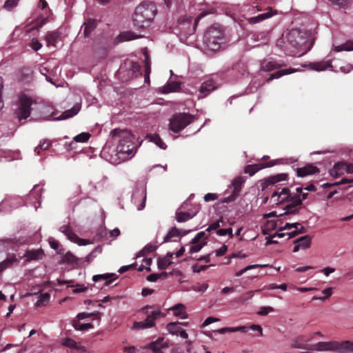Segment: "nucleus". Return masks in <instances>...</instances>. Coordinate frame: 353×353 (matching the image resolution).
Returning a JSON list of instances; mask_svg holds the SVG:
<instances>
[{
    "instance_id": "obj_27",
    "label": "nucleus",
    "mask_w": 353,
    "mask_h": 353,
    "mask_svg": "<svg viewBox=\"0 0 353 353\" xmlns=\"http://www.w3.org/2000/svg\"><path fill=\"white\" fill-rule=\"evenodd\" d=\"M294 243H298L301 249H307L311 245V237L305 235L295 240Z\"/></svg>"
},
{
    "instance_id": "obj_63",
    "label": "nucleus",
    "mask_w": 353,
    "mask_h": 353,
    "mask_svg": "<svg viewBox=\"0 0 353 353\" xmlns=\"http://www.w3.org/2000/svg\"><path fill=\"white\" fill-rule=\"evenodd\" d=\"M330 1L336 5H339L341 7H345L352 0H330Z\"/></svg>"
},
{
    "instance_id": "obj_56",
    "label": "nucleus",
    "mask_w": 353,
    "mask_h": 353,
    "mask_svg": "<svg viewBox=\"0 0 353 353\" xmlns=\"http://www.w3.org/2000/svg\"><path fill=\"white\" fill-rule=\"evenodd\" d=\"M31 48L34 50L37 51L42 47V44L36 39H33L30 43Z\"/></svg>"
},
{
    "instance_id": "obj_37",
    "label": "nucleus",
    "mask_w": 353,
    "mask_h": 353,
    "mask_svg": "<svg viewBox=\"0 0 353 353\" xmlns=\"http://www.w3.org/2000/svg\"><path fill=\"white\" fill-rule=\"evenodd\" d=\"M50 300V294L48 293H44L41 294L38 301L36 302L35 305L36 307H40L42 305H44L45 303H48Z\"/></svg>"
},
{
    "instance_id": "obj_55",
    "label": "nucleus",
    "mask_w": 353,
    "mask_h": 353,
    "mask_svg": "<svg viewBox=\"0 0 353 353\" xmlns=\"http://www.w3.org/2000/svg\"><path fill=\"white\" fill-rule=\"evenodd\" d=\"M19 0H7L4 3V8L7 10H11L17 6Z\"/></svg>"
},
{
    "instance_id": "obj_57",
    "label": "nucleus",
    "mask_w": 353,
    "mask_h": 353,
    "mask_svg": "<svg viewBox=\"0 0 353 353\" xmlns=\"http://www.w3.org/2000/svg\"><path fill=\"white\" fill-rule=\"evenodd\" d=\"M332 288H327L326 289H325L323 291V293L325 294V296L324 297H321V298H318L316 296H314L313 297V299H321V300H324L328 297H330L332 294Z\"/></svg>"
},
{
    "instance_id": "obj_43",
    "label": "nucleus",
    "mask_w": 353,
    "mask_h": 353,
    "mask_svg": "<svg viewBox=\"0 0 353 353\" xmlns=\"http://www.w3.org/2000/svg\"><path fill=\"white\" fill-rule=\"evenodd\" d=\"M134 330H144L148 328H151L150 326L148 325V323L145 321L134 322L132 327Z\"/></svg>"
},
{
    "instance_id": "obj_13",
    "label": "nucleus",
    "mask_w": 353,
    "mask_h": 353,
    "mask_svg": "<svg viewBox=\"0 0 353 353\" xmlns=\"http://www.w3.org/2000/svg\"><path fill=\"white\" fill-rule=\"evenodd\" d=\"M60 232L63 233L68 239L79 245H85V240L79 238L70 229L69 225H63L59 229Z\"/></svg>"
},
{
    "instance_id": "obj_15",
    "label": "nucleus",
    "mask_w": 353,
    "mask_h": 353,
    "mask_svg": "<svg viewBox=\"0 0 353 353\" xmlns=\"http://www.w3.org/2000/svg\"><path fill=\"white\" fill-rule=\"evenodd\" d=\"M81 110V105L79 103H75L73 107L68 110L63 112L60 116L55 117L53 120L55 121H61L67 119L72 117L73 116L78 114L79 110Z\"/></svg>"
},
{
    "instance_id": "obj_61",
    "label": "nucleus",
    "mask_w": 353,
    "mask_h": 353,
    "mask_svg": "<svg viewBox=\"0 0 353 353\" xmlns=\"http://www.w3.org/2000/svg\"><path fill=\"white\" fill-rule=\"evenodd\" d=\"M219 319H217V318H214V317H208L205 321L204 322L202 323L201 325V327H205L208 325H210V323H214V322H217L219 321Z\"/></svg>"
},
{
    "instance_id": "obj_60",
    "label": "nucleus",
    "mask_w": 353,
    "mask_h": 353,
    "mask_svg": "<svg viewBox=\"0 0 353 353\" xmlns=\"http://www.w3.org/2000/svg\"><path fill=\"white\" fill-rule=\"evenodd\" d=\"M39 7L45 11L46 15L50 13V10L48 8V3L45 0H40Z\"/></svg>"
},
{
    "instance_id": "obj_17",
    "label": "nucleus",
    "mask_w": 353,
    "mask_h": 353,
    "mask_svg": "<svg viewBox=\"0 0 353 353\" xmlns=\"http://www.w3.org/2000/svg\"><path fill=\"white\" fill-rule=\"evenodd\" d=\"M268 9L269 10V12L259 14L256 17H253L249 18L248 19V23L250 24H254L256 23H259L265 19L270 18L274 14H276V11L272 12V8L268 7Z\"/></svg>"
},
{
    "instance_id": "obj_12",
    "label": "nucleus",
    "mask_w": 353,
    "mask_h": 353,
    "mask_svg": "<svg viewBox=\"0 0 353 353\" xmlns=\"http://www.w3.org/2000/svg\"><path fill=\"white\" fill-rule=\"evenodd\" d=\"M216 83L212 79L204 81L199 88V98H204L216 88Z\"/></svg>"
},
{
    "instance_id": "obj_41",
    "label": "nucleus",
    "mask_w": 353,
    "mask_h": 353,
    "mask_svg": "<svg viewBox=\"0 0 353 353\" xmlns=\"http://www.w3.org/2000/svg\"><path fill=\"white\" fill-rule=\"evenodd\" d=\"M72 325L76 330H80V331L89 330V329H91L93 327V325L91 323L78 324L75 321L73 322Z\"/></svg>"
},
{
    "instance_id": "obj_9",
    "label": "nucleus",
    "mask_w": 353,
    "mask_h": 353,
    "mask_svg": "<svg viewBox=\"0 0 353 353\" xmlns=\"http://www.w3.org/2000/svg\"><path fill=\"white\" fill-rule=\"evenodd\" d=\"M243 182L244 180L241 176H238L233 180L232 183V187L233 188L232 193L228 197L225 198L224 202H230L235 200L239 194Z\"/></svg>"
},
{
    "instance_id": "obj_16",
    "label": "nucleus",
    "mask_w": 353,
    "mask_h": 353,
    "mask_svg": "<svg viewBox=\"0 0 353 353\" xmlns=\"http://www.w3.org/2000/svg\"><path fill=\"white\" fill-rule=\"evenodd\" d=\"M97 21L93 19H88L83 23L84 28L83 37H89L91 33L96 29L97 26Z\"/></svg>"
},
{
    "instance_id": "obj_25",
    "label": "nucleus",
    "mask_w": 353,
    "mask_h": 353,
    "mask_svg": "<svg viewBox=\"0 0 353 353\" xmlns=\"http://www.w3.org/2000/svg\"><path fill=\"white\" fill-rule=\"evenodd\" d=\"M308 66L312 70H316V71H322L328 68H331L332 65H331V63H327V62L320 61V62H316V63H310L308 65Z\"/></svg>"
},
{
    "instance_id": "obj_10",
    "label": "nucleus",
    "mask_w": 353,
    "mask_h": 353,
    "mask_svg": "<svg viewBox=\"0 0 353 353\" xmlns=\"http://www.w3.org/2000/svg\"><path fill=\"white\" fill-rule=\"evenodd\" d=\"M288 175L287 174L281 173L265 178L261 183L262 189L264 190L269 185L276 184L283 181H286L288 179Z\"/></svg>"
},
{
    "instance_id": "obj_47",
    "label": "nucleus",
    "mask_w": 353,
    "mask_h": 353,
    "mask_svg": "<svg viewBox=\"0 0 353 353\" xmlns=\"http://www.w3.org/2000/svg\"><path fill=\"white\" fill-rule=\"evenodd\" d=\"M167 276V273L166 272H162V273H161L159 274H151L149 276H148L147 280L148 281H150V282H154V281H157V279L159 278H160L161 276Z\"/></svg>"
},
{
    "instance_id": "obj_4",
    "label": "nucleus",
    "mask_w": 353,
    "mask_h": 353,
    "mask_svg": "<svg viewBox=\"0 0 353 353\" xmlns=\"http://www.w3.org/2000/svg\"><path fill=\"white\" fill-rule=\"evenodd\" d=\"M204 41L209 50H218L221 47V44L223 42L221 30L215 27L210 28L205 34Z\"/></svg>"
},
{
    "instance_id": "obj_49",
    "label": "nucleus",
    "mask_w": 353,
    "mask_h": 353,
    "mask_svg": "<svg viewBox=\"0 0 353 353\" xmlns=\"http://www.w3.org/2000/svg\"><path fill=\"white\" fill-rule=\"evenodd\" d=\"M216 234L219 236L230 235V236H232V228L227 229H219L216 231Z\"/></svg>"
},
{
    "instance_id": "obj_7",
    "label": "nucleus",
    "mask_w": 353,
    "mask_h": 353,
    "mask_svg": "<svg viewBox=\"0 0 353 353\" xmlns=\"http://www.w3.org/2000/svg\"><path fill=\"white\" fill-rule=\"evenodd\" d=\"M141 311L147 315L145 321L150 327H153L155 325V321L157 319L164 316L160 309H153L150 305L143 307Z\"/></svg>"
},
{
    "instance_id": "obj_39",
    "label": "nucleus",
    "mask_w": 353,
    "mask_h": 353,
    "mask_svg": "<svg viewBox=\"0 0 353 353\" xmlns=\"http://www.w3.org/2000/svg\"><path fill=\"white\" fill-rule=\"evenodd\" d=\"M262 168L263 167H259V165H248L245 168L244 172L245 173H248L250 175L252 176Z\"/></svg>"
},
{
    "instance_id": "obj_18",
    "label": "nucleus",
    "mask_w": 353,
    "mask_h": 353,
    "mask_svg": "<svg viewBox=\"0 0 353 353\" xmlns=\"http://www.w3.org/2000/svg\"><path fill=\"white\" fill-rule=\"evenodd\" d=\"M341 170H345V171L350 174L353 173V164H347L343 163H337L334 166L333 169L332 170L331 174L333 176L339 175L341 174V173H339V171Z\"/></svg>"
},
{
    "instance_id": "obj_3",
    "label": "nucleus",
    "mask_w": 353,
    "mask_h": 353,
    "mask_svg": "<svg viewBox=\"0 0 353 353\" xmlns=\"http://www.w3.org/2000/svg\"><path fill=\"white\" fill-rule=\"evenodd\" d=\"M310 350L334 351L339 353H353V341H343L319 342L310 345Z\"/></svg>"
},
{
    "instance_id": "obj_24",
    "label": "nucleus",
    "mask_w": 353,
    "mask_h": 353,
    "mask_svg": "<svg viewBox=\"0 0 353 353\" xmlns=\"http://www.w3.org/2000/svg\"><path fill=\"white\" fill-rule=\"evenodd\" d=\"M171 310L173 311L174 315H175L176 316H179L183 319L187 318L185 306L183 304H176L174 307H172Z\"/></svg>"
},
{
    "instance_id": "obj_14",
    "label": "nucleus",
    "mask_w": 353,
    "mask_h": 353,
    "mask_svg": "<svg viewBox=\"0 0 353 353\" xmlns=\"http://www.w3.org/2000/svg\"><path fill=\"white\" fill-rule=\"evenodd\" d=\"M290 202V203L285 207V212L283 214H297L299 209L298 207L301 205V199H300V195L299 196H294L292 200Z\"/></svg>"
},
{
    "instance_id": "obj_2",
    "label": "nucleus",
    "mask_w": 353,
    "mask_h": 353,
    "mask_svg": "<svg viewBox=\"0 0 353 353\" xmlns=\"http://www.w3.org/2000/svg\"><path fill=\"white\" fill-rule=\"evenodd\" d=\"M155 6L150 2H143L135 9L133 22L139 28L148 27L157 14Z\"/></svg>"
},
{
    "instance_id": "obj_32",
    "label": "nucleus",
    "mask_w": 353,
    "mask_h": 353,
    "mask_svg": "<svg viewBox=\"0 0 353 353\" xmlns=\"http://www.w3.org/2000/svg\"><path fill=\"white\" fill-rule=\"evenodd\" d=\"M352 50H353V40L347 41L345 43L334 47L335 52Z\"/></svg>"
},
{
    "instance_id": "obj_11",
    "label": "nucleus",
    "mask_w": 353,
    "mask_h": 353,
    "mask_svg": "<svg viewBox=\"0 0 353 353\" xmlns=\"http://www.w3.org/2000/svg\"><path fill=\"white\" fill-rule=\"evenodd\" d=\"M168 347V342L163 337H159L157 340L150 343L145 347V349H150L156 353H163L162 350Z\"/></svg>"
},
{
    "instance_id": "obj_5",
    "label": "nucleus",
    "mask_w": 353,
    "mask_h": 353,
    "mask_svg": "<svg viewBox=\"0 0 353 353\" xmlns=\"http://www.w3.org/2000/svg\"><path fill=\"white\" fill-rule=\"evenodd\" d=\"M39 106L30 97L22 95L19 99V108L16 110L15 114L19 120L26 119L30 116L31 111L38 109Z\"/></svg>"
},
{
    "instance_id": "obj_59",
    "label": "nucleus",
    "mask_w": 353,
    "mask_h": 353,
    "mask_svg": "<svg viewBox=\"0 0 353 353\" xmlns=\"http://www.w3.org/2000/svg\"><path fill=\"white\" fill-rule=\"evenodd\" d=\"M96 252H101V249L99 248H95L86 257H85V261L90 262L91 260H92L94 257H96Z\"/></svg>"
},
{
    "instance_id": "obj_31",
    "label": "nucleus",
    "mask_w": 353,
    "mask_h": 353,
    "mask_svg": "<svg viewBox=\"0 0 353 353\" xmlns=\"http://www.w3.org/2000/svg\"><path fill=\"white\" fill-rule=\"evenodd\" d=\"M141 70V65L137 62L130 61L129 66V73L131 77H135L139 75Z\"/></svg>"
},
{
    "instance_id": "obj_29",
    "label": "nucleus",
    "mask_w": 353,
    "mask_h": 353,
    "mask_svg": "<svg viewBox=\"0 0 353 353\" xmlns=\"http://www.w3.org/2000/svg\"><path fill=\"white\" fill-rule=\"evenodd\" d=\"M148 139L155 143L157 145H158L161 149H165L167 148L166 144L162 141V139L160 138L159 134H149L147 136Z\"/></svg>"
},
{
    "instance_id": "obj_42",
    "label": "nucleus",
    "mask_w": 353,
    "mask_h": 353,
    "mask_svg": "<svg viewBox=\"0 0 353 353\" xmlns=\"http://www.w3.org/2000/svg\"><path fill=\"white\" fill-rule=\"evenodd\" d=\"M90 137V134L88 132H82L74 137V140L76 142H86Z\"/></svg>"
},
{
    "instance_id": "obj_21",
    "label": "nucleus",
    "mask_w": 353,
    "mask_h": 353,
    "mask_svg": "<svg viewBox=\"0 0 353 353\" xmlns=\"http://www.w3.org/2000/svg\"><path fill=\"white\" fill-rule=\"evenodd\" d=\"M61 36V32L58 30L51 31L47 32L45 39L47 42V46H55L59 38Z\"/></svg>"
},
{
    "instance_id": "obj_52",
    "label": "nucleus",
    "mask_w": 353,
    "mask_h": 353,
    "mask_svg": "<svg viewBox=\"0 0 353 353\" xmlns=\"http://www.w3.org/2000/svg\"><path fill=\"white\" fill-rule=\"evenodd\" d=\"M157 249V246L148 244L145 245L143 249L139 252L141 256H143L145 253H150L154 251Z\"/></svg>"
},
{
    "instance_id": "obj_44",
    "label": "nucleus",
    "mask_w": 353,
    "mask_h": 353,
    "mask_svg": "<svg viewBox=\"0 0 353 353\" xmlns=\"http://www.w3.org/2000/svg\"><path fill=\"white\" fill-rule=\"evenodd\" d=\"M62 345L63 346H66V347H70V348H73V349H77L78 348V345H77V343L76 341H74V340L71 339H65L63 343H62Z\"/></svg>"
},
{
    "instance_id": "obj_23",
    "label": "nucleus",
    "mask_w": 353,
    "mask_h": 353,
    "mask_svg": "<svg viewBox=\"0 0 353 353\" xmlns=\"http://www.w3.org/2000/svg\"><path fill=\"white\" fill-rule=\"evenodd\" d=\"M179 90H180V84L178 82L170 81V82H168V83L162 88V92L170 93L172 92H176Z\"/></svg>"
},
{
    "instance_id": "obj_50",
    "label": "nucleus",
    "mask_w": 353,
    "mask_h": 353,
    "mask_svg": "<svg viewBox=\"0 0 353 353\" xmlns=\"http://www.w3.org/2000/svg\"><path fill=\"white\" fill-rule=\"evenodd\" d=\"M50 141L46 140L43 143H41L39 146L35 148L34 152H37V154H39V148L46 150L50 148Z\"/></svg>"
},
{
    "instance_id": "obj_20",
    "label": "nucleus",
    "mask_w": 353,
    "mask_h": 353,
    "mask_svg": "<svg viewBox=\"0 0 353 353\" xmlns=\"http://www.w3.org/2000/svg\"><path fill=\"white\" fill-rule=\"evenodd\" d=\"M319 172V169L312 165H309L303 168L296 169V174L298 176L304 177L307 175L313 174Z\"/></svg>"
},
{
    "instance_id": "obj_48",
    "label": "nucleus",
    "mask_w": 353,
    "mask_h": 353,
    "mask_svg": "<svg viewBox=\"0 0 353 353\" xmlns=\"http://www.w3.org/2000/svg\"><path fill=\"white\" fill-rule=\"evenodd\" d=\"M281 65L276 64L274 62H268L265 65H263V68L265 70L270 71L276 68H280Z\"/></svg>"
},
{
    "instance_id": "obj_58",
    "label": "nucleus",
    "mask_w": 353,
    "mask_h": 353,
    "mask_svg": "<svg viewBox=\"0 0 353 353\" xmlns=\"http://www.w3.org/2000/svg\"><path fill=\"white\" fill-rule=\"evenodd\" d=\"M205 202L212 201L218 199V196L214 193H208L204 196Z\"/></svg>"
},
{
    "instance_id": "obj_6",
    "label": "nucleus",
    "mask_w": 353,
    "mask_h": 353,
    "mask_svg": "<svg viewBox=\"0 0 353 353\" xmlns=\"http://www.w3.org/2000/svg\"><path fill=\"white\" fill-rule=\"evenodd\" d=\"M194 119V116L188 113L174 114L170 119V129L173 132L178 133L190 124Z\"/></svg>"
},
{
    "instance_id": "obj_40",
    "label": "nucleus",
    "mask_w": 353,
    "mask_h": 353,
    "mask_svg": "<svg viewBox=\"0 0 353 353\" xmlns=\"http://www.w3.org/2000/svg\"><path fill=\"white\" fill-rule=\"evenodd\" d=\"M207 243L205 240H203L202 241H199L198 243L195 244H192L190 249V253H194L197 252L201 250V249Z\"/></svg>"
},
{
    "instance_id": "obj_30",
    "label": "nucleus",
    "mask_w": 353,
    "mask_h": 353,
    "mask_svg": "<svg viewBox=\"0 0 353 353\" xmlns=\"http://www.w3.org/2000/svg\"><path fill=\"white\" fill-rule=\"evenodd\" d=\"M296 71V70H294V69H284L282 70L277 71V72H276L273 74H271L270 75L269 78L268 79V81H270L274 79L280 78L281 77H282L283 75L292 74Z\"/></svg>"
},
{
    "instance_id": "obj_51",
    "label": "nucleus",
    "mask_w": 353,
    "mask_h": 353,
    "mask_svg": "<svg viewBox=\"0 0 353 353\" xmlns=\"http://www.w3.org/2000/svg\"><path fill=\"white\" fill-rule=\"evenodd\" d=\"M273 311H274V308L272 307L264 306V307H261L260 308V310L258 312V314L264 316V315H267L269 312H271Z\"/></svg>"
},
{
    "instance_id": "obj_36",
    "label": "nucleus",
    "mask_w": 353,
    "mask_h": 353,
    "mask_svg": "<svg viewBox=\"0 0 353 353\" xmlns=\"http://www.w3.org/2000/svg\"><path fill=\"white\" fill-rule=\"evenodd\" d=\"M225 226V223L222 218H220L219 220L211 223L209 227L206 229V231L209 232L211 230H214L218 229L220 227Z\"/></svg>"
},
{
    "instance_id": "obj_38",
    "label": "nucleus",
    "mask_w": 353,
    "mask_h": 353,
    "mask_svg": "<svg viewBox=\"0 0 353 353\" xmlns=\"http://www.w3.org/2000/svg\"><path fill=\"white\" fill-rule=\"evenodd\" d=\"M267 266H268V265H248L245 268H244L243 269H242L240 271L237 272L235 274V276L239 277V276H241L243 274H244L245 272H246L249 270H252V269L256 268H263V267H267Z\"/></svg>"
},
{
    "instance_id": "obj_19",
    "label": "nucleus",
    "mask_w": 353,
    "mask_h": 353,
    "mask_svg": "<svg viewBox=\"0 0 353 353\" xmlns=\"http://www.w3.org/2000/svg\"><path fill=\"white\" fill-rule=\"evenodd\" d=\"M44 253L41 249H38L35 250H28L24 254V256L26 258V261L28 262L31 261H38L42 259L43 257Z\"/></svg>"
},
{
    "instance_id": "obj_8",
    "label": "nucleus",
    "mask_w": 353,
    "mask_h": 353,
    "mask_svg": "<svg viewBox=\"0 0 353 353\" xmlns=\"http://www.w3.org/2000/svg\"><path fill=\"white\" fill-rule=\"evenodd\" d=\"M299 196L297 194H292L289 188H284L280 192L274 191L272 194L271 199H273L274 202L278 204L279 203L290 202L294 196Z\"/></svg>"
},
{
    "instance_id": "obj_53",
    "label": "nucleus",
    "mask_w": 353,
    "mask_h": 353,
    "mask_svg": "<svg viewBox=\"0 0 353 353\" xmlns=\"http://www.w3.org/2000/svg\"><path fill=\"white\" fill-rule=\"evenodd\" d=\"M99 312H93V313L81 312V313H79L77 314V319L79 321H80V320H83L84 319L88 318L90 316H94V315H99Z\"/></svg>"
},
{
    "instance_id": "obj_34",
    "label": "nucleus",
    "mask_w": 353,
    "mask_h": 353,
    "mask_svg": "<svg viewBox=\"0 0 353 353\" xmlns=\"http://www.w3.org/2000/svg\"><path fill=\"white\" fill-rule=\"evenodd\" d=\"M250 329L254 330H258L260 332V334L262 335V328L260 325H252L250 327L246 326H239L234 327V332H247Z\"/></svg>"
},
{
    "instance_id": "obj_54",
    "label": "nucleus",
    "mask_w": 353,
    "mask_h": 353,
    "mask_svg": "<svg viewBox=\"0 0 353 353\" xmlns=\"http://www.w3.org/2000/svg\"><path fill=\"white\" fill-rule=\"evenodd\" d=\"M205 232H199L196 235V236L194 239H192L191 243L192 244H195V243H198L199 241H203L204 239H202L205 237Z\"/></svg>"
},
{
    "instance_id": "obj_33",
    "label": "nucleus",
    "mask_w": 353,
    "mask_h": 353,
    "mask_svg": "<svg viewBox=\"0 0 353 353\" xmlns=\"http://www.w3.org/2000/svg\"><path fill=\"white\" fill-rule=\"evenodd\" d=\"M17 261L15 256L8 257L0 263V273L4 270L10 268L14 262Z\"/></svg>"
},
{
    "instance_id": "obj_64",
    "label": "nucleus",
    "mask_w": 353,
    "mask_h": 353,
    "mask_svg": "<svg viewBox=\"0 0 353 353\" xmlns=\"http://www.w3.org/2000/svg\"><path fill=\"white\" fill-rule=\"evenodd\" d=\"M227 249L228 248L226 245H222L219 249L216 250V255L218 256L224 255L227 251Z\"/></svg>"
},
{
    "instance_id": "obj_26",
    "label": "nucleus",
    "mask_w": 353,
    "mask_h": 353,
    "mask_svg": "<svg viewBox=\"0 0 353 353\" xmlns=\"http://www.w3.org/2000/svg\"><path fill=\"white\" fill-rule=\"evenodd\" d=\"M196 213L190 214L188 212H183L179 211V210L176 212V220L179 223H183L188 221L189 219L193 218L195 216Z\"/></svg>"
},
{
    "instance_id": "obj_46",
    "label": "nucleus",
    "mask_w": 353,
    "mask_h": 353,
    "mask_svg": "<svg viewBox=\"0 0 353 353\" xmlns=\"http://www.w3.org/2000/svg\"><path fill=\"white\" fill-rule=\"evenodd\" d=\"M120 37H121V40L123 41H130V40H132L136 38L134 36V34L130 32H123V33L121 34Z\"/></svg>"
},
{
    "instance_id": "obj_45",
    "label": "nucleus",
    "mask_w": 353,
    "mask_h": 353,
    "mask_svg": "<svg viewBox=\"0 0 353 353\" xmlns=\"http://www.w3.org/2000/svg\"><path fill=\"white\" fill-rule=\"evenodd\" d=\"M171 264L169 259L164 258L158 261V267L159 269L163 270L168 268Z\"/></svg>"
},
{
    "instance_id": "obj_22",
    "label": "nucleus",
    "mask_w": 353,
    "mask_h": 353,
    "mask_svg": "<svg viewBox=\"0 0 353 353\" xmlns=\"http://www.w3.org/2000/svg\"><path fill=\"white\" fill-rule=\"evenodd\" d=\"M181 324L187 325V323H170L167 325V330L173 335H179V332L182 330V328L180 327Z\"/></svg>"
},
{
    "instance_id": "obj_62",
    "label": "nucleus",
    "mask_w": 353,
    "mask_h": 353,
    "mask_svg": "<svg viewBox=\"0 0 353 353\" xmlns=\"http://www.w3.org/2000/svg\"><path fill=\"white\" fill-rule=\"evenodd\" d=\"M292 346L294 348L297 349H304V350H310V345H307L303 343H298L297 341H295Z\"/></svg>"
},
{
    "instance_id": "obj_1",
    "label": "nucleus",
    "mask_w": 353,
    "mask_h": 353,
    "mask_svg": "<svg viewBox=\"0 0 353 353\" xmlns=\"http://www.w3.org/2000/svg\"><path fill=\"white\" fill-rule=\"evenodd\" d=\"M111 134L119 141L116 150L118 159L120 161H125L131 159L137 151L132 134L127 130L114 129L111 132Z\"/></svg>"
},
{
    "instance_id": "obj_35",
    "label": "nucleus",
    "mask_w": 353,
    "mask_h": 353,
    "mask_svg": "<svg viewBox=\"0 0 353 353\" xmlns=\"http://www.w3.org/2000/svg\"><path fill=\"white\" fill-rule=\"evenodd\" d=\"M181 236V230L173 227L164 237L163 242L169 241L172 238Z\"/></svg>"
},
{
    "instance_id": "obj_28",
    "label": "nucleus",
    "mask_w": 353,
    "mask_h": 353,
    "mask_svg": "<svg viewBox=\"0 0 353 353\" xmlns=\"http://www.w3.org/2000/svg\"><path fill=\"white\" fill-rule=\"evenodd\" d=\"M114 276V274H97V275H94L92 277V280L94 282H97L101 280L104 281H105L104 285H108L112 283V281L113 280V279H111L110 278Z\"/></svg>"
}]
</instances>
